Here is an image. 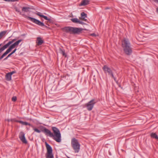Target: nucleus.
Here are the masks:
<instances>
[{"label": "nucleus", "mask_w": 158, "mask_h": 158, "mask_svg": "<svg viewBox=\"0 0 158 158\" xmlns=\"http://www.w3.org/2000/svg\"><path fill=\"white\" fill-rule=\"evenodd\" d=\"M52 129L54 134L49 130L44 127H42L41 131L44 132L45 135H48L51 137H52L56 142H60L61 140V135L60 131L57 128L55 127H52Z\"/></svg>", "instance_id": "f257e3e1"}, {"label": "nucleus", "mask_w": 158, "mask_h": 158, "mask_svg": "<svg viewBox=\"0 0 158 158\" xmlns=\"http://www.w3.org/2000/svg\"><path fill=\"white\" fill-rule=\"evenodd\" d=\"M122 46L124 52L127 55H130L131 54L132 50L128 40L125 39L122 41Z\"/></svg>", "instance_id": "f03ea898"}, {"label": "nucleus", "mask_w": 158, "mask_h": 158, "mask_svg": "<svg viewBox=\"0 0 158 158\" xmlns=\"http://www.w3.org/2000/svg\"><path fill=\"white\" fill-rule=\"evenodd\" d=\"M63 29L66 32L72 34H79L83 29L81 28H77L72 27H66Z\"/></svg>", "instance_id": "7ed1b4c3"}, {"label": "nucleus", "mask_w": 158, "mask_h": 158, "mask_svg": "<svg viewBox=\"0 0 158 158\" xmlns=\"http://www.w3.org/2000/svg\"><path fill=\"white\" fill-rule=\"evenodd\" d=\"M71 145L75 152H79L80 149V144L77 139L73 138L71 140Z\"/></svg>", "instance_id": "20e7f679"}, {"label": "nucleus", "mask_w": 158, "mask_h": 158, "mask_svg": "<svg viewBox=\"0 0 158 158\" xmlns=\"http://www.w3.org/2000/svg\"><path fill=\"white\" fill-rule=\"evenodd\" d=\"M45 144L47 149V153L46 155V158H53L54 156L52 154V147L47 142H45Z\"/></svg>", "instance_id": "39448f33"}, {"label": "nucleus", "mask_w": 158, "mask_h": 158, "mask_svg": "<svg viewBox=\"0 0 158 158\" xmlns=\"http://www.w3.org/2000/svg\"><path fill=\"white\" fill-rule=\"evenodd\" d=\"M27 19L39 26H46L43 23L35 18L30 17H27Z\"/></svg>", "instance_id": "423d86ee"}, {"label": "nucleus", "mask_w": 158, "mask_h": 158, "mask_svg": "<svg viewBox=\"0 0 158 158\" xmlns=\"http://www.w3.org/2000/svg\"><path fill=\"white\" fill-rule=\"evenodd\" d=\"M95 100L92 99L85 104V106L87 108V109L89 111L91 110L93 108L94 105L95 103Z\"/></svg>", "instance_id": "0eeeda50"}, {"label": "nucleus", "mask_w": 158, "mask_h": 158, "mask_svg": "<svg viewBox=\"0 0 158 158\" xmlns=\"http://www.w3.org/2000/svg\"><path fill=\"white\" fill-rule=\"evenodd\" d=\"M102 69L105 73H108L109 75H110L111 77H113V74L111 69L106 65H104Z\"/></svg>", "instance_id": "6e6552de"}, {"label": "nucleus", "mask_w": 158, "mask_h": 158, "mask_svg": "<svg viewBox=\"0 0 158 158\" xmlns=\"http://www.w3.org/2000/svg\"><path fill=\"white\" fill-rule=\"evenodd\" d=\"M22 41V40L20 39L16 41L13 44H11L9 48L8 49L9 50L10 52L11 50L13 48H14L16 46H18L19 43Z\"/></svg>", "instance_id": "1a4fd4ad"}, {"label": "nucleus", "mask_w": 158, "mask_h": 158, "mask_svg": "<svg viewBox=\"0 0 158 158\" xmlns=\"http://www.w3.org/2000/svg\"><path fill=\"white\" fill-rule=\"evenodd\" d=\"M12 41H9L7 44L5 45L2 47L0 48V53L2 52L10 44L13 43ZM2 45V44H0V47Z\"/></svg>", "instance_id": "9d476101"}, {"label": "nucleus", "mask_w": 158, "mask_h": 158, "mask_svg": "<svg viewBox=\"0 0 158 158\" xmlns=\"http://www.w3.org/2000/svg\"><path fill=\"white\" fill-rule=\"evenodd\" d=\"M12 41H9L7 44L5 45L2 47L0 48V53L2 52L10 44L13 43ZM2 45V44H0V47Z\"/></svg>", "instance_id": "9b49d317"}, {"label": "nucleus", "mask_w": 158, "mask_h": 158, "mask_svg": "<svg viewBox=\"0 0 158 158\" xmlns=\"http://www.w3.org/2000/svg\"><path fill=\"white\" fill-rule=\"evenodd\" d=\"M12 41H9L7 44L5 45L2 47L0 48V53L2 52L10 44L13 43ZM2 45V44H0V47Z\"/></svg>", "instance_id": "f8f14e48"}, {"label": "nucleus", "mask_w": 158, "mask_h": 158, "mask_svg": "<svg viewBox=\"0 0 158 158\" xmlns=\"http://www.w3.org/2000/svg\"><path fill=\"white\" fill-rule=\"evenodd\" d=\"M19 138L24 143H27V141L25 137V134L23 132H20L19 135Z\"/></svg>", "instance_id": "ddd939ff"}, {"label": "nucleus", "mask_w": 158, "mask_h": 158, "mask_svg": "<svg viewBox=\"0 0 158 158\" xmlns=\"http://www.w3.org/2000/svg\"><path fill=\"white\" fill-rule=\"evenodd\" d=\"M71 20L73 23L82 25L86 24V23L78 19L77 18H72L71 19Z\"/></svg>", "instance_id": "4468645a"}, {"label": "nucleus", "mask_w": 158, "mask_h": 158, "mask_svg": "<svg viewBox=\"0 0 158 158\" xmlns=\"http://www.w3.org/2000/svg\"><path fill=\"white\" fill-rule=\"evenodd\" d=\"M81 17L79 18V19L81 20L87 22V19H85L87 18V14L84 12H82L81 14Z\"/></svg>", "instance_id": "2eb2a0df"}, {"label": "nucleus", "mask_w": 158, "mask_h": 158, "mask_svg": "<svg viewBox=\"0 0 158 158\" xmlns=\"http://www.w3.org/2000/svg\"><path fill=\"white\" fill-rule=\"evenodd\" d=\"M89 0H84L82 1L81 3L79 4L80 6H84L86 5L89 4Z\"/></svg>", "instance_id": "dca6fc26"}, {"label": "nucleus", "mask_w": 158, "mask_h": 158, "mask_svg": "<svg viewBox=\"0 0 158 158\" xmlns=\"http://www.w3.org/2000/svg\"><path fill=\"white\" fill-rule=\"evenodd\" d=\"M37 42L38 45H41L43 43V40H42L41 38L40 37H38L37 38Z\"/></svg>", "instance_id": "f3484780"}, {"label": "nucleus", "mask_w": 158, "mask_h": 158, "mask_svg": "<svg viewBox=\"0 0 158 158\" xmlns=\"http://www.w3.org/2000/svg\"><path fill=\"white\" fill-rule=\"evenodd\" d=\"M59 51L60 54H62L63 56H64L65 57L67 55L65 52V51L64 49L60 48L59 49Z\"/></svg>", "instance_id": "a211bd4d"}, {"label": "nucleus", "mask_w": 158, "mask_h": 158, "mask_svg": "<svg viewBox=\"0 0 158 158\" xmlns=\"http://www.w3.org/2000/svg\"><path fill=\"white\" fill-rule=\"evenodd\" d=\"M11 75L10 73H8L6 74V80L8 81H10L11 80Z\"/></svg>", "instance_id": "6ab92c4d"}, {"label": "nucleus", "mask_w": 158, "mask_h": 158, "mask_svg": "<svg viewBox=\"0 0 158 158\" xmlns=\"http://www.w3.org/2000/svg\"><path fill=\"white\" fill-rule=\"evenodd\" d=\"M30 9V8L28 7H23L22 9V10L24 12H27Z\"/></svg>", "instance_id": "aec40b11"}, {"label": "nucleus", "mask_w": 158, "mask_h": 158, "mask_svg": "<svg viewBox=\"0 0 158 158\" xmlns=\"http://www.w3.org/2000/svg\"><path fill=\"white\" fill-rule=\"evenodd\" d=\"M151 136L153 138H155L157 139H158V137L155 133H152L151 134Z\"/></svg>", "instance_id": "412c9836"}, {"label": "nucleus", "mask_w": 158, "mask_h": 158, "mask_svg": "<svg viewBox=\"0 0 158 158\" xmlns=\"http://www.w3.org/2000/svg\"><path fill=\"white\" fill-rule=\"evenodd\" d=\"M6 32L5 31H2L0 32V39L6 34Z\"/></svg>", "instance_id": "4be33fe9"}, {"label": "nucleus", "mask_w": 158, "mask_h": 158, "mask_svg": "<svg viewBox=\"0 0 158 158\" xmlns=\"http://www.w3.org/2000/svg\"><path fill=\"white\" fill-rule=\"evenodd\" d=\"M10 51L8 49H7L6 51L2 55V56L4 57L5 56H6L7 54L9 53Z\"/></svg>", "instance_id": "5701e85b"}, {"label": "nucleus", "mask_w": 158, "mask_h": 158, "mask_svg": "<svg viewBox=\"0 0 158 158\" xmlns=\"http://www.w3.org/2000/svg\"><path fill=\"white\" fill-rule=\"evenodd\" d=\"M19 123H20L25 125H30V124L26 122H24L21 121L19 122Z\"/></svg>", "instance_id": "b1692460"}, {"label": "nucleus", "mask_w": 158, "mask_h": 158, "mask_svg": "<svg viewBox=\"0 0 158 158\" xmlns=\"http://www.w3.org/2000/svg\"><path fill=\"white\" fill-rule=\"evenodd\" d=\"M42 16V17L44 18L46 20H48L49 21H50L51 20L50 19L48 18V17L46 16H44V15H43V16Z\"/></svg>", "instance_id": "393cba45"}, {"label": "nucleus", "mask_w": 158, "mask_h": 158, "mask_svg": "<svg viewBox=\"0 0 158 158\" xmlns=\"http://www.w3.org/2000/svg\"><path fill=\"white\" fill-rule=\"evenodd\" d=\"M33 129L35 131L38 133H40L41 132V131H40V130H39V129H37L36 128H35Z\"/></svg>", "instance_id": "a878e982"}, {"label": "nucleus", "mask_w": 158, "mask_h": 158, "mask_svg": "<svg viewBox=\"0 0 158 158\" xmlns=\"http://www.w3.org/2000/svg\"><path fill=\"white\" fill-rule=\"evenodd\" d=\"M17 100V98L16 97H13L12 98V100L13 102H15Z\"/></svg>", "instance_id": "bb28decb"}, {"label": "nucleus", "mask_w": 158, "mask_h": 158, "mask_svg": "<svg viewBox=\"0 0 158 158\" xmlns=\"http://www.w3.org/2000/svg\"><path fill=\"white\" fill-rule=\"evenodd\" d=\"M36 15L38 16H40V17H42L41 16H43V15L41 14V13L40 12H38L36 14Z\"/></svg>", "instance_id": "cd10ccee"}, {"label": "nucleus", "mask_w": 158, "mask_h": 158, "mask_svg": "<svg viewBox=\"0 0 158 158\" xmlns=\"http://www.w3.org/2000/svg\"><path fill=\"white\" fill-rule=\"evenodd\" d=\"M17 49L16 48L11 53L13 54L14 53L15 51H16Z\"/></svg>", "instance_id": "c85d7f7f"}, {"label": "nucleus", "mask_w": 158, "mask_h": 158, "mask_svg": "<svg viewBox=\"0 0 158 158\" xmlns=\"http://www.w3.org/2000/svg\"><path fill=\"white\" fill-rule=\"evenodd\" d=\"M6 120L8 122H10V121H12L14 120L12 119H8Z\"/></svg>", "instance_id": "c756f323"}, {"label": "nucleus", "mask_w": 158, "mask_h": 158, "mask_svg": "<svg viewBox=\"0 0 158 158\" xmlns=\"http://www.w3.org/2000/svg\"><path fill=\"white\" fill-rule=\"evenodd\" d=\"M15 73V72L14 71L12 72H10V73H10V74H11V75L13 74L14 73Z\"/></svg>", "instance_id": "7c9ffc66"}, {"label": "nucleus", "mask_w": 158, "mask_h": 158, "mask_svg": "<svg viewBox=\"0 0 158 158\" xmlns=\"http://www.w3.org/2000/svg\"><path fill=\"white\" fill-rule=\"evenodd\" d=\"M10 2H14L15 1H18V0H10Z\"/></svg>", "instance_id": "2f4dec72"}, {"label": "nucleus", "mask_w": 158, "mask_h": 158, "mask_svg": "<svg viewBox=\"0 0 158 158\" xmlns=\"http://www.w3.org/2000/svg\"><path fill=\"white\" fill-rule=\"evenodd\" d=\"M91 35L92 36H95L96 35L94 33H93L90 35Z\"/></svg>", "instance_id": "473e14b6"}, {"label": "nucleus", "mask_w": 158, "mask_h": 158, "mask_svg": "<svg viewBox=\"0 0 158 158\" xmlns=\"http://www.w3.org/2000/svg\"><path fill=\"white\" fill-rule=\"evenodd\" d=\"M112 77L113 78V79H114V80L115 81H116V78L114 77V76L113 75V77Z\"/></svg>", "instance_id": "72a5a7b5"}, {"label": "nucleus", "mask_w": 158, "mask_h": 158, "mask_svg": "<svg viewBox=\"0 0 158 158\" xmlns=\"http://www.w3.org/2000/svg\"><path fill=\"white\" fill-rule=\"evenodd\" d=\"M12 55V54L11 53H10V54H9L8 55V56L9 57H10Z\"/></svg>", "instance_id": "f704fd0d"}, {"label": "nucleus", "mask_w": 158, "mask_h": 158, "mask_svg": "<svg viewBox=\"0 0 158 158\" xmlns=\"http://www.w3.org/2000/svg\"><path fill=\"white\" fill-rule=\"evenodd\" d=\"M16 11H17V12H20L19 10L17 9V8H16Z\"/></svg>", "instance_id": "c9c22d12"}, {"label": "nucleus", "mask_w": 158, "mask_h": 158, "mask_svg": "<svg viewBox=\"0 0 158 158\" xmlns=\"http://www.w3.org/2000/svg\"><path fill=\"white\" fill-rule=\"evenodd\" d=\"M8 57H9L8 56H7L4 59V60H7L8 58Z\"/></svg>", "instance_id": "e433bc0d"}, {"label": "nucleus", "mask_w": 158, "mask_h": 158, "mask_svg": "<svg viewBox=\"0 0 158 158\" xmlns=\"http://www.w3.org/2000/svg\"><path fill=\"white\" fill-rule=\"evenodd\" d=\"M4 57L2 55L1 57H0V60H1L2 58H3Z\"/></svg>", "instance_id": "4c0bfd02"}, {"label": "nucleus", "mask_w": 158, "mask_h": 158, "mask_svg": "<svg viewBox=\"0 0 158 158\" xmlns=\"http://www.w3.org/2000/svg\"><path fill=\"white\" fill-rule=\"evenodd\" d=\"M153 1L156 2H157V3H158V0H153Z\"/></svg>", "instance_id": "58836bf2"}, {"label": "nucleus", "mask_w": 158, "mask_h": 158, "mask_svg": "<svg viewBox=\"0 0 158 158\" xmlns=\"http://www.w3.org/2000/svg\"><path fill=\"white\" fill-rule=\"evenodd\" d=\"M15 121L16 122H18V123H19V121H19V120H15Z\"/></svg>", "instance_id": "ea45409f"}, {"label": "nucleus", "mask_w": 158, "mask_h": 158, "mask_svg": "<svg viewBox=\"0 0 158 158\" xmlns=\"http://www.w3.org/2000/svg\"><path fill=\"white\" fill-rule=\"evenodd\" d=\"M16 40V39H14L13 40H12V41L14 42V41H15Z\"/></svg>", "instance_id": "a19ab883"}, {"label": "nucleus", "mask_w": 158, "mask_h": 158, "mask_svg": "<svg viewBox=\"0 0 158 158\" xmlns=\"http://www.w3.org/2000/svg\"><path fill=\"white\" fill-rule=\"evenodd\" d=\"M4 1H6V2H10V0H4Z\"/></svg>", "instance_id": "79ce46f5"}, {"label": "nucleus", "mask_w": 158, "mask_h": 158, "mask_svg": "<svg viewBox=\"0 0 158 158\" xmlns=\"http://www.w3.org/2000/svg\"><path fill=\"white\" fill-rule=\"evenodd\" d=\"M156 11L158 13V7L156 9Z\"/></svg>", "instance_id": "37998d69"}, {"label": "nucleus", "mask_w": 158, "mask_h": 158, "mask_svg": "<svg viewBox=\"0 0 158 158\" xmlns=\"http://www.w3.org/2000/svg\"><path fill=\"white\" fill-rule=\"evenodd\" d=\"M56 158H58V157H56Z\"/></svg>", "instance_id": "c03bdc74"}]
</instances>
